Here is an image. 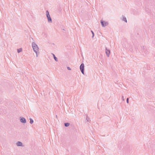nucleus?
Segmentation results:
<instances>
[{
	"label": "nucleus",
	"mask_w": 155,
	"mask_h": 155,
	"mask_svg": "<svg viewBox=\"0 0 155 155\" xmlns=\"http://www.w3.org/2000/svg\"><path fill=\"white\" fill-rule=\"evenodd\" d=\"M20 121L21 123L25 124L26 122L25 118L23 117H20Z\"/></svg>",
	"instance_id": "obj_7"
},
{
	"label": "nucleus",
	"mask_w": 155,
	"mask_h": 155,
	"mask_svg": "<svg viewBox=\"0 0 155 155\" xmlns=\"http://www.w3.org/2000/svg\"><path fill=\"white\" fill-rule=\"evenodd\" d=\"M16 145L18 147L23 146L22 143L20 141H18L16 143Z\"/></svg>",
	"instance_id": "obj_8"
},
{
	"label": "nucleus",
	"mask_w": 155,
	"mask_h": 155,
	"mask_svg": "<svg viewBox=\"0 0 155 155\" xmlns=\"http://www.w3.org/2000/svg\"><path fill=\"white\" fill-rule=\"evenodd\" d=\"M122 99L123 101H124V100L123 96H122Z\"/></svg>",
	"instance_id": "obj_17"
},
{
	"label": "nucleus",
	"mask_w": 155,
	"mask_h": 155,
	"mask_svg": "<svg viewBox=\"0 0 155 155\" xmlns=\"http://www.w3.org/2000/svg\"><path fill=\"white\" fill-rule=\"evenodd\" d=\"M110 50L108 49L106 47L105 48V53L108 57H109L110 54Z\"/></svg>",
	"instance_id": "obj_6"
},
{
	"label": "nucleus",
	"mask_w": 155,
	"mask_h": 155,
	"mask_svg": "<svg viewBox=\"0 0 155 155\" xmlns=\"http://www.w3.org/2000/svg\"><path fill=\"white\" fill-rule=\"evenodd\" d=\"M22 51V49L21 48H19V49H17V52H18V53H19L20 52H21Z\"/></svg>",
	"instance_id": "obj_11"
},
{
	"label": "nucleus",
	"mask_w": 155,
	"mask_h": 155,
	"mask_svg": "<svg viewBox=\"0 0 155 155\" xmlns=\"http://www.w3.org/2000/svg\"><path fill=\"white\" fill-rule=\"evenodd\" d=\"M91 32H92V38H93L94 37V32L92 31H91Z\"/></svg>",
	"instance_id": "obj_14"
},
{
	"label": "nucleus",
	"mask_w": 155,
	"mask_h": 155,
	"mask_svg": "<svg viewBox=\"0 0 155 155\" xmlns=\"http://www.w3.org/2000/svg\"><path fill=\"white\" fill-rule=\"evenodd\" d=\"M67 69L69 70H71V68L69 67H67Z\"/></svg>",
	"instance_id": "obj_15"
},
{
	"label": "nucleus",
	"mask_w": 155,
	"mask_h": 155,
	"mask_svg": "<svg viewBox=\"0 0 155 155\" xmlns=\"http://www.w3.org/2000/svg\"><path fill=\"white\" fill-rule=\"evenodd\" d=\"M46 16H47V19H48V22L51 23L52 22V20H51V18L50 17V16L49 14V12L48 10H47L46 11Z\"/></svg>",
	"instance_id": "obj_3"
},
{
	"label": "nucleus",
	"mask_w": 155,
	"mask_h": 155,
	"mask_svg": "<svg viewBox=\"0 0 155 155\" xmlns=\"http://www.w3.org/2000/svg\"><path fill=\"white\" fill-rule=\"evenodd\" d=\"M70 124L69 123H64V125L66 127H68L69 126Z\"/></svg>",
	"instance_id": "obj_13"
},
{
	"label": "nucleus",
	"mask_w": 155,
	"mask_h": 155,
	"mask_svg": "<svg viewBox=\"0 0 155 155\" xmlns=\"http://www.w3.org/2000/svg\"><path fill=\"white\" fill-rule=\"evenodd\" d=\"M52 54L53 57H54V59L56 61H58V59L57 58L55 57V55L54 54H53L52 53Z\"/></svg>",
	"instance_id": "obj_10"
},
{
	"label": "nucleus",
	"mask_w": 155,
	"mask_h": 155,
	"mask_svg": "<svg viewBox=\"0 0 155 155\" xmlns=\"http://www.w3.org/2000/svg\"><path fill=\"white\" fill-rule=\"evenodd\" d=\"M32 47L33 51L36 54V56L37 57H38V54H39V48L38 46L34 42H32L31 44Z\"/></svg>",
	"instance_id": "obj_1"
},
{
	"label": "nucleus",
	"mask_w": 155,
	"mask_h": 155,
	"mask_svg": "<svg viewBox=\"0 0 155 155\" xmlns=\"http://www.w3.org/2000/svg\"><path fill=\"white\" fill-rule=\"evenodd\" d=\"M84 65L83 63H82L80 66V69L81 73L83 74H84Z\"/></svg>",
	"instance_id": "obj_5"
},
{
	"label": "nucleus",
	"mask_w": 155,
	"mask_h": 155,
	"mask_svg": "<svg viewBox=\"0 0 155 155\" xmlns=\"http://www.w3.org/2000/svg\"><path fill=\"white\" fill-rule=\"evenodd\" d=\"M121 19L123 21H125L126 23H127V20L126 18L125 17V16H124L123 15L122 16V18Z\"/></svg>",
	"instance_id": "obj_9"
},
{
	"label": "nucleus",
	"mask_w": 155,
	"mask_h": 155,
	"mask_svg": "<svg viewBox=\"0 0 155 155\" xmlns=\"http://www.w3.org/2000/svg\"><path fill=\"white\" fill-rule=\"evenodd\" d=\"M129 99L128 98H127V103H129Z\"/></svg>",
	"instance_id": "obj_16"
},
{
	"label": "nucleus",
	"mask_w": 155,
	"mask_h": 155,
	"mask_svg": "<svg viewBox=\"0 0 155 155\" xmlns=\"http://www.w3.org/2000/svg\"><path fill=\"white\" fill-rule=\"evenodd\" d=\"M101 23L103 27H105L108 25V22L107 21H104L102 20H101Z\"/></svg>",
	"instance_id": "obj_4"
},
{
	"label": "nucleus",
	"mask_w": 155,
	"mask_h": 155,
	"mask_svg": "<svg viewBox=\"0 0 155 155\" xmlns=\"http://www.w3.org/2000/svg\"><path fill=\"white\" fill-rule=\"evenodd\" d=\"M142 53L143 55H146L147 54L148 52L145 46H143L142 47Z\"/></svg>",
	"instance_id": "obj_2"
},
{
	"label": "nucleus",
	"mask_w": 155,
	"mask_h": 155,
	"mask_svg": "<svg viewBox=\"0 0 155 155\" xmlns=\"http://www.w3.org/2000/svg\"><path fill=\"white\" fill-rule=\"evenodd\" d=\"M29 120H30V123L31 124H32L34 122L33 120V119L32 118H30Z\"/></svg>",
	"instance_id": "obj_12"
}]
</instances>
